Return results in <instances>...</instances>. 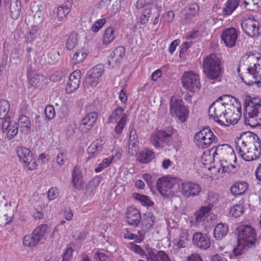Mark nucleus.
Listing matches in <instances>:
<instances>
[{
    "label": "nucleus",
    "mask_w": 261,
    "mask_h": 261,
    "mask_svg": "<svg viewBox=\"0 0 261 261\" xmlns=\"http://www.w3.org/2000/svg\"><path fill=\"white\" fill-rule=\"evenodd\" d=\"M194 139L197 146L200 148H206L218 140L210 127L203 128L198 132L194 136Z\"/></svg>",
    "instance_id": "nucleus-9"
},
{
    "label": "nucleus",
    "mask_w": 261,
    "mask_h": 261,
    "mask_svg": "<svg viewBox=\"0 0 261 261\" xmlns=\"http://www.w3.org/2000/svg\"><path fill=\"white\" fill-rule=\"evenodd\" d=\"M147 258L148 261H172L169 255L162 250L158 251L155 254L153 252H149Z\"/></svg>",
    "instance_id": "nucleus-31"
},
{
    "label": "nucleus",
    "mask_w": 261,
    "mask_h": 261,
    "mask_svg": "<svg viewBox=\"0 0 261 261\" xmlns=\"http://www.w3.org/2000/svg\"><path fill=\"white\" fill-rule=\"evenodd\" d=\"M210 152H212V157L214 160L218 159L220 160H224L226 156H229L230 159H234L236 161V158L234 156V151L230 146L226 144H220L217 145L215 148H212L207 152H205L203 155L206 154L210 155Z\"/></svg>",
    "instance_id": "nucleus-12"
},
{
    "label": "nucleus",
    "mask_w": 261,
    "mask_h": 261,
    "mask_svg": "<svg viewBox=\"0 0 261 261\" xmlns=\"http://www.w3.org/2000/svg\"><path fill=\"white\" fill-rule=\"evenodd\" d=\"M144 239V233L142 231H138L136 234H135V242L137 243H140Z\"/></svg>",
    "instance_id": "nucleus-64"
},
{
    "label": "nucleus",
    "mask_w": 261,
    "mask_h": 261,
    "mask_svg": "<svg viewBox=\"0 0 261 261\" xmlns=\"http://www.w3.org/2000/svg\"><path fill=\"white\" fill-rule=\"evenodd\" d=\"M125 109L121 107H117L113 110L108 117V124H116L115 133L120 135L129 121V115L124 112Z\"/></svg>",
    "instance_id": "nucleus-6"
},
{
    "label": "nucleus",
    "mask_w": 261,
    "mask_h": 261,
    "mask_svg": "<svg viewBox=\"0 0 261 261\" xmlns=\"http://www.w3.org/2000/svg\"><path fill=\"white\" fill-rule=\"evenodd\" d=\"M245 123L250 126L261 125V105L251 101L245 108Z\"/></svg>",
    "instance_id": "nucleus-8"
},
{
    "label": "nucleus",
    "mask_w": 261,
    "mask_h": 261,
    "mask_svg": "<svg viewBox=\"0 0 261 261\" xmlns=\"http://www.w3.org/2000/svg\"><path fill=\"white\" fill-rule=\"evenodd\" d=\"M2 128L4 133H7V138L10 140L17 135L18 126L16 123L11 122L10 118H6L2 122Z\"/></svg>",
    "instance_id": "nucleus-24"
},
{
    "label": "nucleus",
    "mask_w": 261,
    "mask_h": 261,
    "mask_svg": "<svg viewBox=\"0 0 261 261\" xmlns=\"http://www.w3.org/2000/svg\"><path fill=\"white\" fill-rule=\"evenodd\" d=\"M133 197L136 200L140 202L141 204L145 206H153L154 202L146 195L138 193H134Z\"/></svg>",
    "instance_id": "nucleus-39"
},
{
    "label": "nucleus",
    "mask_w": 261,
    "mask_h": 261,
    "mask_svg": "<svg viewBox=\"0 0 261 261\" xmlns=\"http://www.w3.org/2000/svg\"><path fill=\"white\" fill-rule=\"evenodd\" d=\"M193 245L200 249L206 250L211 245V242L208 237L200 232H195L192 237Z\"/></svg>",
    "instance_id": "nucleus-22"
},
{
    "label": "nucleus",
    "mask_w": 261,
    "mask_h": 261,
    "mask_svg": "<svg viewBox=\"0 0 261 261\" xmlns=\"http://www.w3.org/2000/svg\"><path fill=\"white\" fill-rule=\"evenodd\" d=\"M178 190L185 197L189 198L198 196L201 191L200 186L194 182L182 181L178 182Z\"/></svg>",
    "instance_id": "nucleus-14"
},
{
    "label": "nucleus",
    "mask_w": 261,
    "mask_h": 261,
    "mask_svg": "<svg viewBox=\"0 0 261 261\" xmlns=\"http://www.w3.org/2000/svg\"><path fill=\"white\" fill-rule=\"evenodd\" d=\"M94 258L96 261H109V257L104 253L99 251L94 253Z\"/></svg>",
    "instance_id": "nucleus-58"
},
{
    "label": "nucleus",
    "mask_w": 261,
    "mask_h": 261,
    "mask_svg": "<svg viewBox=\"0 0 261 261\" xmlns=\"http://www.w3.org/2000/svg\"><path fill=\"white\" fill-rule=\"evenodd\" d=\"M154 158V152L151 150L146 149L139 152L137 161L142 164H147L151 161Z\"/></svg>",
    "instance_id": "nucleus-33"
},
{
    "label": "nucleus",
    "mask_w": 261,
    "mask_h": 261,
    "mask_svg": "<svg viewBox=\"0 0 261 261\" xmlns=\"http://www.w3.org/2000/svg\"><path fill=\"white\" fill-rule=\"evenodd\" d=\"M240 0H227L225 6L223 8V13L225 15H230L238 7Z\"/></svg>",
    "instance_id": "nucleus-36"
},
{
    "label": "nucleus",
    "mask_w": 261,
    "mask_h": 261,
    "mask_svg": "<svg viewBox=\"0 0 261 261\" xmlns=\"http://www.w3.org/2000/svg\"><path fill=\"white\" fill-rule=\"evenodd\" d=\"M123 236L125 239L135 240V233L130 232L128 228H125L124 230Z\"/></svg>",
    "instance_id": "nucleus-63"
},
{
    "label": "nucleus",
    "mask_w": 261,
    "mask_h": 261,
    "mask_svg": "<svg viewBox=\"0 0 261 261\" xmlns=\"http://www.w3.org/2000/svg\"><path fill=\"white\" fill-rule=\"evenodd\" d=\"M171 134L163 130H158L151 134L149 140L151 144L156 149L164 148L168 143Z\"/></svg>",
    "instance_id": "nucleus-16"
},
{
    "label": "nucleus",
    "mask_w": 261,
    "mask_h": 261,
    "mask_svg": "<svg viewBox=\"0 0 261 261\" xmlns=\"http://www.w3.org/2000/svg\"><path fill=\"white\" fill-rule=\"evenodd\" d=\"M77 43V35L75 34H71L66 41V47L68 49H72Z\"/></svg>",
    "instance_id": "nucleus-52"
},
{
    "label": "nucleus",
    "mask_w": 261,
    "mask_h": 261,
    "mask_svg": "<svg viewBox=\"0 0 261 261\" xmlns=\"http://www.w3.org/2000/svg\"><path fill=\"white\" fill-rule=\"evenodd\" d=\"M151 13V9L150 8L147 7L144 9L140 17V22L142 24H145L148 22L150 17Z\"/></svg>",
    "instance_id": "nucleus-50"
},
{
    "label": "nucleus",
    "mask_w": 261,
    "mask_h": 261,
    "mask_svg": "<svg viewBox=\"0 0 261 261\" xmlns=\"http://www.w3.org/2000/svg\"><path fill=\"white\" fill-rule=\"evenodd\" d=\"M45 113L46 117L51 120L55 116V111L53 106H48L45 109Z\"/></svg>",
    "instance_id": "nucleus-57"
},
{
    "label": "nucleus",
    "mask_w": 261,
    "mask_h": 261,
    "mask_svg": "<svg viewBox=\"0 0 261 261\" xmlns=\"http://www.w3.org/2000/svg\"><path fill=\"white\" fill-rule=\"evenodd\" d=\"M113 160V157L110 156L104 159L98 166L95 168V172L96 173H99L103 169L109 167L111 164Z\"/></svg>",
    "instance_id": "nucleus-46"
},
{
    "label": "nucleus",
    "mask_w": 261,
    "mask_h": 261,
    "mask_svg": "<svg viewBox=\"0 0 261 261\" xmlns=\"http://www.w3.org/2000/svg\"><path fill=\"white\" fill-rule=\"evenodd\" d=\"M17 124L24 133L27 134L30 132L31 123L29 118L25 115H20Z\"/></svg>",
    "instance_id": "nucleus-38"
},
{
    "label": "nucleus",
    "mask_w": 261,
    "mask_h": 261,
    "mask_svg": "<svg viewBox=\"0 0 261 261\" xmlns=\"http://www.w3.org/2000/svg\"><path fill=\"white\" fill-rule=\"evenodd\" d=\"M16 151L19 162L28 170H34L37 168L38 165L36 159L29 148L18 146L16 148Z\"/></svg>",
    "instance_id": "nucleus-10"
},
{
    "label": "nucleus",
    "mask_w": 261,
    "mask_h": 261,
    "mask_svg": "<svg viewBox=\"0 0 261 261\" xmlns=\"http://www.w3.org/2000/svg\"><path fill=\"white\" fill-rule=\"evenodd\" d=\"M228 113L223 120H220L219 124L228 126L230 125L237 124L241 116V107H235L234 105L230 109H228Z\"/></svg>",
    "instance_id": "nucleus-17"
},
{
    "label": "nucleus",
    "mask_w": 261,
    "mask_h": 261,
    "mask_svg": "<svg viewBox=\"0 0 261 261\" xmlns=\"http://www.w3.org/2000/svg\"><path fill=\"white\" fill-rule=\"evenodd\" d=\"M192 42H184L179 47V56L186 53L191 46Z\"/></svg>",
    "instance_id": "nucleus-60"
},
{
    "label": "nucleus",
    "mask_w": 261,
    "mask_h": 261,
    "mask_svg": "<svg viewBox=\"0 0 261 261\" xmlns=\"http://www.w3.org/2000/svg\"><path fill=\"white\" fill-rule=\"evenodd\" d=\"M141 220L140 211L135 207L127 208L125 213V221L129 225L137 226Z\"/></svg>",
    "instance_id": "nucleus-23"
},
{
    "label": "nucleus",
    "mask_w": 261,
    "mask_h": 261,
    "mask_svg": "<svg viewBox=\"0 0 261 261\" xmlns=\"http://www.w3.org/2000/svg\"><path fill=\"white\" fill-rule=\"evenodd\" d=\"M72 6V3L70 0H69L67 3H64L62 5L58 7L57 15L59 21H62L66 17L70 12Z\"/></svg>",
    "instance_id": "nucleus-32"
},
{
    "label": "nucleus",
    "mask_w": 261,
    "mask_h": 261,
    "mask_svg": "<svg viewBox=\"0 0 261 261\" xmlns=\"http://www.w3.org/2000/svg\"><path fill=\"white\" fill-rule=\"evenodd\" d=\"M170 112L172 116H175L181 122H185L188 118L189 111L181 99L171 98L170 103Z\"/></svg>",
    "instance_id": "nucleus-11"
},
{
    "label": "nucleus",
    "mask_w": 261,
    "mask_h": 261,
    "mask_svg": "<svg viewBox=\"0 0 261 261\" xmlns=\"http://www.w3.org/2000/svg\"><path fill=\"white\" fill-rule=\"evenodd\" d=\"M43 76L40 74H35L30 79V83L31 85L36 88L41 87V82L44 80Z\"/></svg>",
    "instance_id": "nucleus-47"
},
{
    "label": "nucleus",
    "mask_w": 261,
    "mask_h": 261,
    "mask_svg": "<svg viewBox=\"0 0 261 261\" xmlns=\"http://www.w3.org/2000/svg\"><path fill=\"white\" fill-rule=\"evenodd\" d=\"M40 240L32 233L26 235L23 239V244L25 246L33 247L38 244Z\"/></svg>",
    "instance_id": "nucleus-40"
},
{
    "label": "nucleus",
    "mask_w": 261,
    "mask_h": 261,
    "mask_svg": "<svg viewBox=\"0 0 261 261\" xmlns=\"http://www.w3.org/2000/svg\"><path fill=\"white\" fill-rule=\"evenodd\" d=\"M233 98L232 96L229 95H223L219 97L210 107L208 115L214 120L220 123V120H223L226 114L228 113V109H230L233 105L231 102H228L227 99Z\"/></svg>",
    "instance_id": "nucleus-4"
},
{
    "label": "nucleus",
    "mask_w": 261,
    "mask_h": 261,
    "mask_svg": "<svg viewBox=\"0 0 261 261\" xmlns=\"http://www.w3.org/2000/svg\"><path fill=\"white\" fill-rule=\"evenodd\" d=\"M237 71L242 81L247 85L252 86L261 82V58L259 54L249 53L243 57Z\"/></svg>",
    "instance_id": "nucleus-1"
},
{
    "label": "nucleus",
    "mask_w": 261,
    "mask_h": 261,
    "mask_svg": "<svg viewBox=\"0 0 261 261\" xmlns=\"http://www.w3.org/2000/svg\"><path fill=\"white\" fill-rule=\"evenodd\" d=\"M67 158V152L65 151H60L57 155L56 162L57 164L61 166L63 165Z\"/></svg>",
    "instance_id": "nucleus-56"
},
{
    "label": "nucleus",
    "mask_w": 261,
    "mask_h": 261,
    "mask_svg": "<svg viewBox=\"0 0 261 261\" xmlns=\"http://www.w3.org/2000/svg\"><path fill=\"white\" fill-rule=\"evenodd\" d=\"M105 69L102 64H98L91 69L86 78V82L92 87L96 86L101 80Z\"/></svg>",
    "instance_id": "nucleus-18"
},
{
    "label": "nucleus",
    "mask_w": 261,
    "mask_h": 261,
    "mask_svg": "<svg viewBox=\"0 0 261 261\" xmlns=\"http://www.w3.org/2000/svg\"><path fill=\"white\" fill-rule=\"evenodd\" d=\"M103 144V141L100 139L94 141L87 149V152L89 154L88 159H90L98 155L102 150Z\"/></svg>",
    "instance_id": "nucleus-26"
},
{
    "label": "nucleus",
    "mask_w": 261,
    "mask_h": 261,
    "mask_svg": "<svg viewBox=\"0 0 261 261\" xmlns=\"http://www.w3.org/2000/svg\"><path fill=\"white\" fill-rule=\"evenodd\" d=\"M213 208V204L209 203L208 205H204L200 207L195 213V217L196 222H201L204 216L208 214Z\"/></svg>",
    "instance_id": "nucleus-35"
},
{
    "label": "nucleus",
    "mask_w": 261,
    "mask_h": 261,
    "mask_svg": "<svg viewBox=\"0 0 261 261\" xmlns=\"http://www.w3.org/2000/svg\"><path fill=\"white\" fill-rule=\"evenodd\" d=\"M248 184L244 181L235 182L230 188L231 193L237 196L241 195L246 193L248 189Z\"/></svg>",
    "instance_id": "nucleus-28"
},
{
    "label": "nucleus",
    "mask_w": 261,
    "mask_h": 261,
    "mask_svg": "<svg viewBox=\"0 0 261 261\" xmlns=\"http://www.w3.org/2000/svg\"><path fill=\"white\" fill-rule=\"evenodd\" d=\"M101 180V177L96 176L94 177L89 183L88 189L93 191L98 187Z\"/></svg>",
    "instance_id": "nucleus-55"
},
{
    "label": "nucleus",
    "mask_w": 261,
    "mask_h": 261,
    "mask_svg": "<svg viewBox=\"0 0 261 261\" xmlns=\"http://www.w3.org/2000/svg\"><path fill=\"white\" fill-rule=\"evenodd\" d=\"M89 53L86 49L79 50L73 55L72 60L74 64L83 62L87 58Z\"/></svg>",
    "instance_id": "nucleus-41"
},
{
    "label": "nucleus",
    "mask_w": 261,
    "mask_h": 261,
    "mask_svg": "<svg viewBox=\"0 0 261 261\" xmlns=\"http://www.w3.org/2000/svg\"><path fill=\"white\" fill-rule=\"evenodd\" d=\"M207 200L209 203L213 204L216 203L218 200V195L217 194L214 193H210L208 195Z\"/></svg>",
    "instance_id": "nucleus-62"
},
{
    "label": "nucleus",
    "mask_w": 261,
    "mask_h": 261,
    "mask_svg": "<svg viewBox=\"0 0 261 261\" xmlns=\"http://www.w3.org/2000/svg\"><path fill=\"white\" fill-rule=\"evenodd\" d=\"M10 110V105L8 100H0V119L5 120L7 117V114Z\"/></svg>",
    "instance_id": "nucleus-42"
},
{
    "label": "nucleus",
    "mask_w": 261,
    "mask_h": 261,
    "mask_svg": "<svg viewBox=\"0 0 261 261\" xmlns=\"http://www.w3.org/2000/svg\"><path fill=\"white\" fill-rule=\"evenodd\" d=\"M177 179L170 176H165L159 178L156 181V188L158 192L163 197L172 196L177 192Z\"/></svg>",
    "instance_id": "nucleus-7"
},
{
    "label": "nucleus",
    "mask_w": 261,
    "mask_h": 261,
    "mask_svg": "<svg viewBox=\"0 0 261 261\" xmlns=\"http://www.w3.org/2000/svg\"><path fill=\"white\" fill-rule=\"evenodd\" d=\"M189 241V236L187 231H182L180 234L177 246L179 248H185L187 246Z\"/></svg>",
    "instance_id": "nucleus-45"
},
{
    "label": "nucleus",
    "mask_w": 261,
    "mask_h": 261,
    "mask_svg": "<svg viewBox=\"0 0 261 261\" xmlns=\"http://www.w3.org/2000/svg\"><path fill=\"white\" fill-rule=\"evenodd\" d=\"M138 140L135 129H131L129 131V137L128 145V153L130 155L136 153L138 149Z\"/></svg>",
    "instance_id": "nucleus-29"
},
{
    "label": "nucleus",
    "mask_w": 261,
    "mask_h": 261,
    "mask_svg": "<svg viewBox=\"0 0 261 261\" xmlns=\"http://www.w3.org/2000/svg\"><path fill=\"white\" fill-rule=\"evenodd\" d=\"M125 55V48L122 46H118L115 48L112 53L108 58V63L109 65H118L122 61Z\"/></svg>",
    "instance_id": "nucleus-25"
},
{
    "label": "nucleus",
    "mask_w": 261,
    "mask_h": 261,
    "mask_svg": "<svg viewBox=\"0 0 261 261\" xmlns=\"http://www.w3.org/2000/svg\"><path fill=\"white\" fill-rule=\"evenodd\" d=\"M81 78V71L75 70L70 74L69 81L66 84V91L68 93L74 92L80 86Z\"/></svg>",
    "instance_id": "nucleus-21"
},
{
    "label": "nucleus",
    "mask_w": 261,
    "mask_h": 261,
    "mask_svg": "<svg viewBox=\"0 0 261 261\" xmlns=\"http://www.w3.org/2000/svg\"><path fill=\"white\" fill-rule=\"evenodd\" d=\"M181 80L183 87L190 91L196 92L200 89L199 75L192 71L185 72Z\"/></svg>",
    "instance_id": "nucleus-13"
},
{
    "label": "nucleus",
    "mask_w": 261,
    "mask_h": 261,
    "mask_svg": "<svg viewBox=\"0 0 261 261\" xmlns=\"http://www.w3.org/2000/svg\"><path fill=\"white\" fill-rule=\"evenodd\" d=\"M238 35V34L236 29L228 28L222 32L221 35V40L226 46L232 47L236 44Z\"/></svg>",
    "instance_id": "nucleus-20"
},
{
    "label": "nucleus",
    "mask_w": 261,
    "mask_h": 261,
    "mask_svg": "<svg viewBox=\"0 0 261 261\" xmlns=\"http://www.w3.org/2000/svg\"><path fill=\"white\" fill-rule=\"evenodd\" d=\"M106 20L105 18H101L97 20L91 27V30L94 33L98 32L105 24Z\"/></svg>",
    "instance_id": "nucleus-54"
},
{
    "label": "nucleus",
    "mask_w": 261,
    "mask_h": 261,
    "mask_svg": "<svg viewBox=\"0 0 261 261\" xmlns=\"http://www.w3.org/2000/svg\"><path fill=\"white\" fill-rule=\"evenodd\" d=\"M256 241V232L251 225H243L238 227V244L233 251L239 255L246 249L248 244H253Z\"/></svg>",
    "instance_id": "nucleus-3"
},
{
    "label": "nucleus",
    "mask_w": 261,
    "mask_h": 261,
    "mask_svg": "<svg viewBox=\"0 0 261 261\" xmlns=\"http://www.w3.org/2000/svg\"><path fill=\"white\" fill-rule=\"evenodd\" d=\"M236 166L231 164H228L226 161H224L221 163V168L222 172H227L228 173L233 172L235 171Z\"/></svg>",
    "instance_id": "nucleus-49"
},
{
    "label": "nucleus",
    "mask_w": 261,
    "mask_h": 261,
    "mask_svg": "<svg viewBox=\"0 0 261 261\" xmlns=\"http://www.w3.org/2000/svg\"><path fill=\"white\" fill-rule=\"evenodd\" d=\"M115 38V28L113 27H109L106 29L103 37V42L105 44H109L113 42Z\"/></svg>",
    "instance_id": "nucleus-37"
},
{
    "label": "nucleus",
    "mask_w": 261,
    "mask_h": 261,
    "mask_svg": "<svg viewBox=\"0 0 261 261\" xmlns=\"http://www.w3.org/2000/svg\"><path fill=\"white\" fill-rule=\"evenodd\" d=\"M37 32V29L36 27H32L27 35V39L28 41H32L36 37V34Z\"/></svg>",
    "instance_id": "nucleus-59"
},
{
    "label": "nucleus",
    "mask_w": 261,
    "mask_h": 261,
    "mask_svg": "<svg viewBox=\"0 0 261 261\" xmlns=\"http://www.w3.org/2000/svg\"><path fill=\"white\" fill-rule=\"evenodd\" d=\"M47 230V225L45 224H42L34 230L33 233L40 241L45 235Z\"/></svg>",
    "instance_id": "nucleus-44"
},
{
    "label": "nucleus",
    "mask_w": 261,
    "mask_h": 261,
    "mask_svg": "<svg viewBox=\"0 0 261 261\" xmlns=\"http://www.w3.org/2000/svg\"><path fill=\"white\" fill-rule=\"evenodd\" d=\"M202 67L206 77L211 80L221 78L223 72V65L220 58L211 54L203 59Z\"/></svg>",
    "instance_id": "nucleus-2"
},
{
    "label": "nucleus",
    "mask_w": 261,
    "mask_h": 261,
    "mask_svg": "<svg viewBox=\"0 0 261 261\" xmlns=\"http://www.w3.org/2000/svg\"><path fill=\"white\" fill-rule=\"evenodd\" d=\"M236 150L244 160L249 162L257 159L261 154V144L259 141L254 143L242 141L236 143Z\"/></svg>",
    "instance_id": "nucleus-5"
},
{
    "label": "nucleus",
    "mask_w": 261,
    "mask_h": 261,
    "mask_svg": "<svg viewBox=\"0 0 261 261\" xmlns=\"http://www.w3.org/2000/svg\"><path fill=\"white\" fill-rule=\"evenodd\" d=\"M10 14L13 19H17L21 12L20 1L17 0L14 5L11 4L10 8Z\"/></svg>",
    "instance_id": "nucleus-43"
},
{
    "label": "nucleus",
    "mask_w": 261,
    "mask_h": 261,
    "mask_svg": "<svg viewBox=\"0 0 261 261\" xmlns=\"http://www.w3.org/2000/svg\"><path fill=\"white\" fill-rule=\"evenodd\" d=\"M241 27L244 33L250 37H257L261 34V26L254 17L245 18L242 22Z\"/></svg>",
    "instance_id": "nucleus-15"
},
{
    "label": "nucleus",
    "mask_w": 261,
    "mask_h": 261,
    "mask_svg": "<svg viewBox=\"0 0 261 261\" xmlns=\"http://www.w3.org/2000/svg\"><path fill=\"white\" fill-rule=\"evenodd\" d=\"M243 206L240 204L235 205L230 209V214L235 218L240 217L243 214Z\"/></svg>",
    "instance_id": "nucleus-48"
},
{
    "label": "nucleus",
    "mask_w": 261,
    "mask_h": 261,
    "mask_svg": "<svg viewBox=\"0 0 261 261\" xmlns=\"http://www.w3.org/2000/svg\"><path fill=\"white\" fill-rule=\"evenodd\" d=\"M228 231V226L222 223H218L214 230V236L217 240H221L224 238Z\"/></svg>",
    "instance_id": "nucleus-30"
},
{
    "label": "nucleus",
    "mask_w": 261,
    "mask_h": 261,
    "mask_svg": "<svg viewBox=\"0 0 261 261\" xmlns=\"http://www.w3.org/2000/svg\"><path fill=\"white\" fill-rule=\"evenodd\" d=\"M97 117V114L95 112L87 114L80 122L79 130L82 133H87L94 126Z\"/></svg>",
    "instance_id": "nucleus-19"
},
{
    "label": "nucleus",
    "mask_w": 261,
    "mask_h": 261,
    "mask_svg": "<svg viewBox=\"0 0 261 261\" xmlns=\"http://www.w3.org/2000/svg\"><path fill=\"white\" fill-rule=\"evenodd\" d=\"M71 181L74 187L77 190H81L84 187L83 176L81 169L77 166H74L72 171Z\"/></svg>",
    "instance_id": "nucleus-27"
},
{
    "label": "nucleus",
    "mask_w": 261,
    "mask_h": 261,
    "mask_svg": "<svg viewBox=\"0 0 261 261\" xmlns=\"http://www.w3.org/2000/svg\"><path fill=\"white\" fill-rule=\"evenodd\" d=\"M187 261H203V260L199 254L194 253L187 257Z\"/></svg>",
    "instance_id": "nucleus-61"
},
{
    "label": "nucleus",
    "mask_w": 261,
    "mask_h": 261,
    "mask_svg": "<svg viewBox=\"0 0 261 261\" xmlns=\"http://www.w3.org/2000/svg\"><path fill=\"white\" fill-rule=\"evenodd\" d=\"M73 249L67 246L64 251L62 261H71L73 257Z\"/></svg>",
    "instance_id": "nucleus-51"
},
{
    "label": "nucleus",
    "mask_w": 261,
    "mask_h": 261,
    "mask_svg": "<svg viewBox=\"0 0 261 261\" xmlns=\"http://www.w3.org/2000/svg\"><path fill=\"white\" fill-rule=\"evenodd\" d=\"M156 221V218L152 212H148L144 214L142 225L147 230L151 229Z\"/></svg>",
    "instance_id": "nucleus-34"
},
{
    "label": "nucleus",
    "mask_w": 261,
    "mask_h": 261,
    "mask_svg": "<svg viewBox=\"0 0 261 261\" xmlns=\"http://www.w3.org/2000/svg\"><path fill=\"white\" fill-rule=\"evenodd\" d=\"M129 249L135 253L140 255L142 257L146 255L145 252L138 245L135 244L133 242L129 243Z\"/></svg>",
    "instance_id": "nucleus-53"
}]
</instances>
